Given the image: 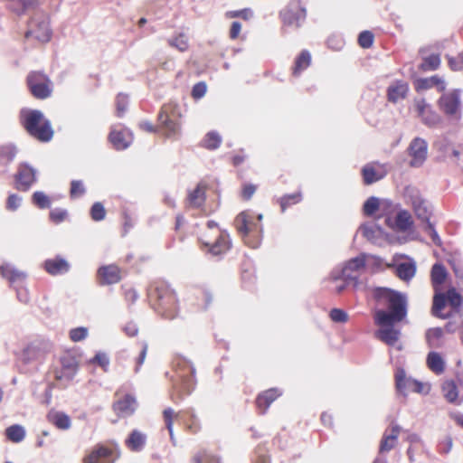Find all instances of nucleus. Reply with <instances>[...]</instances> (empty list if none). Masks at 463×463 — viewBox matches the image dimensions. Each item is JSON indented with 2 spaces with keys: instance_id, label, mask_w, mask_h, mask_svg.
I'll use <instances>...</instances> for the list:
<instances>
[{
  "instance_id": "obj_2",
  "label": "nucleus",
  "mask_w": 463,
  "mask_h": 463,
  "mask_svg": "<svg viewBox=\"0 0 463 463\" xmlns=\"http://www.w3.org/2000/svg\"><path fill=\"white\" fill-rule=\"evenodd\" d=\"M373 296L379 305L387 307V310L379 309L374 312L373 318L377 326H393L406 317L407 301L402 293L387 288H376Z\"/></svg>"
},
{
  "instance_id": "obj_40",
  "label": "nucleus",
  "mask_w": 463,
  "mask_h": 463,
  "mask_svg": "<svg viewBox=\"0 0 463 463\" xmlns=\"http://www.w3.org/2000/svg\"><path fill=\"white\" fill-rule=\"evenodd\" d=\"M302 201L301 192H296L290 194H285L278 199L281 212L284 213L288 207L295 205Z\"/></svg>"
},
{
  "instance_id": "obj_20",
  "label": "nucleus",
  "mask_w": 463,
  "mask_h": 463,
  "mask_svg": "<svg viewBox=\"0 0 463 463\" xmlns=\"http://www.w3.org/2000/svg\"><path fill=\"white\" fill-rule=\"evenodd\" d=\"M365 255L361 254L348 260L342 269V276L345 282L354 280L357 284V279L361 271L365 268Z\"/></svg>"
},
{
  "instance_id": "obj_44",
  "label": "nucleus",
  "mask_w": 463,
  "mask_h": 463,
  "mask_svg": "<svg viewBox=\"0 0 463 463\" xmlns=\"http://www.w3.org/2000/svg\"><path fill=\"white\" fill-rule=\"evenodd\" d=\"M184 413L188 415L185 422V430L193 435L199 433L202 430V425L196 415L190 411H186Z\"/></svg>"
},
{
  "instance_id": "obj_50",
  "label": "nucleus",
  "mask_w": 463,
  "mask_h": 463,
  "mask_svg": "<svg viewBox=\"0 0 463 463\" xmlns=\"http://www.w3.org/2000/svg\"><path fill=\"white\" fill-rule=\"evenodd\" d=\"M395 380H396V387L401 392L405 390L407 388V385H411V384H412L414 386L413 390L415 392H420L421 387H422L421 383H420L418 382L412 383L410 380H407L404 375L397 374Z\"/></svg>"
},
{
  "instance_id": "obj_1",
  "label": "nucleus",
  "mask_w": 463,
  "mask_h": 463,
  "mask_svg": "<svg viewBox=\"0 0 463 463\" xmlns=\"http://www.w3.org/2000/svg\"><path fill=\"white\" fill-rule=\"evenodd\" d=\"M448 271L444 265L435 263L430 270V281L434 291L430 313L434 317L448 319L459 313L463 297L456 288L450 287L445 292L441 291V286L446 281Z\"/></svg>"
},
{
  "instance_id": "obj_14",
  "label": "nucleus",
  "mask_w": 463,
  "mask_h": 463,
  "mask_svg": "<svg viewBox=\"0 0 463 463\" xmlns=\"http://www.w3.org/2000/svg\"><path fill=\"white\" fill-rule=\"evenodd\" d=\"M460 90L443 93L438 100L439 109L448 117L458 120L461 116Z\"/></svg>"
},
{
  "instance_id": "obj_13",
  "label": "nucleus",
  "mask_w": 463,
  "mask_h": 463,
  "mask_svg": "<svg viewBox=\"0 0 463 463\" xmlns=\"http://www.w3.org/2000/svg\"><path fill=\"white\" fill-rule=\"evenodd\" d=\"M51 30L48 19L41 14H36L28 23L25 33L26 39H33L40 43H47L51 39Z\"/></svg>"
},
{
  "instance_id": "obj_5",
  "label": "nucleus",
  "mask_w": 463,
  "mask_h": 463,
  "mask_svg": "<svg viewBox=\"0 0 463 463\" xmlns=\"http://www.w3.org/2000/svg\"><path fill=\"white\" fill-rule=\"evenodd\" d=\"M199 241L202 250L213 256L225 254L232 248L229 233L222 230L213 221L207 222L200 232Z\"/></svg>"
},
{
  "instance_id": "obj_19",
  "label": "nucleus",
  "mask_w": 463,
  "mask_h": 463,
  "mask_svg": "<svg viewBox=\"0 0 463 463\" xmlns=\"http://www.w3.org/2000/svg\"><path fill=\"white\" fill-rule=\"evenodd\" d=\"M123 270L117 264H108L97 270V281L100 286L117 284L122 279Z\"/></svg>"
},
{
  "instance_id": "obj_3",
  "label": "nucleus",
  "mask_w": 463,
  "mask_h": 463,
  "mask_svg": "<svg viewBox=\"0 0 463 463\" xmlns=\"http://www.w3.org/2000/svg\"><path fill=\"white\" fill-rule=\"evenodd\" d=\"M19 122L30 137L41 143L50 142L54 136L51 121L41 110L21 109Z\"/></svg>"
},
{
  "instance_id": "obj_58",
  "label": "nucleus",
  "mask_w": 463,
  "mask_h": 463,
  "mask_svg": "<svg viewBox=\"0 0 463 463\" xmlns=\"http://www.w3.org/2000/svg\"><path fill=\"white\" fill-rule=\"evenodd\" d=\"M70 339L72 342H80L85 339L88 335V329L86 327H76L70 331Z\"/></svg>"
},
{
  "instance_id": "obj_16",
  "label": "nucleus",
  "mask_w": 463,
  "mask_h": 463,
  "mask_svg": "<svg viewBox=\"0 0 463 463\" xmlns=\"http://www.w3.org/2000/svg\"><path fill=\"white\" fill-rule=\"evenodd\" d=\"M14 179V188L22 192H26L37 180L36 171L27 163H20L17 165Z\"/></svg>"
},
{
  "instance_id": "obj_9",
  "label": "nucleus",
  "mask_w": 463,
  "mask_h": 463,
  "mask_svg": "<svg viewBox=\"0 0 463 463\" xmlns=\"http://www.w3.org/2000/svg\"><path fill=\"white\" fill-rule=\"evenodd\" d=\"M60 366L53 369L54 380L62 387H66L76 375L80 363L77 356L71 352H64L60 359Z\"/></svg>"
},
{
  "instance_id": "obj_59",
  "label": "nucleus",
  "mask_w": 463,
  "mask_h": 463,
  "mask_svg": "<svg viewBox=\"0 0 463 463\" xmlns=\"http://www.w3.org/2000/svg\"><path fill=\"white\" fill-rule=\"evenodd\" d=\"M257 190V185L253 184L245 183L241 186V197L244 201L251 199Z\"/></svg>"
},
{
  "instance_id": "obj_57",
  "label": "nucleus",
  "mask_w": 463,
  "mask_h": 463,
  "mask_svg": "<svg viewBox=\"0 0 463 463\" xmlns=\"http://www.w3.org/2000/svg\"><path fill=\"white\" fill-rule=\"evenodd\" d=\"M128 108V98L125 95L118 94L116 99V111L118 118L123 117Z\"/></svg>"
},
{
  "instance_id": "obj_8",
  "label": "nucleus",
  "mask_w": 463,
  "mask_h": 463,
  "mask_svg": "<svg viewBox=\"0 0 463 463\" xmlns=\"http://www.w3.org/2000/svg\"><path fill=\"white\" fill-rule=\"evenodd\" d=\"M181 113L177 104L169 102L162 106L158 114L159 128L168 137H175L180 133Z\"/></svg>"
},
{
  "instance_id": "obj_62",
  "label": "nucleus",
  "mask_w": 463,
  "mask_h": 463,
  "mask_svg": "<svg viewBox=\"0 0 463 463\" xmlns=\"http://www.w3.org/2000/svg\"><path fill=\"white\" fill-rule=\"evenodd\" d=\"M92 364H96L100 366L105 372L108 370L109 365V359L108 355L104 353H98L95 356L90 360Z\"/></svg>"
},
{
  "instance_id": "obj_18",
  "label": "nucleus",
  "mask_w": 463,
  "mask_h": 463,
  "mask_svg": "<svg viewBox=\"0 0 463 463\" xmlns=\"http://www.w3.org/2000/svg\"><path fill=\"white\" fill-rule=\"evenodd\" d=\"M407 153L411 157L410 166H421L428 156V144L426 140L420 137L413 138L407 148Z\"/></svg>"
},
{
  "instance_id": "obj_29",
  "label": "nucleus",
  "mask_w": 463,
  "mask_h": 463,
  "mask_svg": "<svg viewBox=\"0 0 463 463\" xmlns=\"http://www.w3.org/2000/svg\"><path fill=\"white\" fill-rule=\"evenodd\" d=\"M400 432L401 427L397 424H392L390 428H388L381 440L380 451L387 452L392 449L396 445Z\"/></svg>"
},
{
  "instance_id": "obj_22",
  "label": "nucleus",
  "mask_w": 463,
  "mask_h": 463,
  "mask_svg": "<svg viewBox=\"0 0 463 463\" xmlns=\"http://www.w3.org/2000/svg\"><path fill=\"white\" fill-rule=\"evenodd\" d=\"M18 152L19 149L14 143L0 145V174L8 172V167L15 159Z\"/></svg>"
},
{
  "instance_id": "obj_41",
  "label": "nucleus",
  "mask_w": 463,
  "mask_h": 463,
  "mask_svg": "<svg viewBox=\"0 0 463 463\" xmlns=\"http://www.w3.org/2000/svg\"><path fill=\"white\" fill-rule=\"evenodd\" d=\"M412 225L411 214L407 211H401L395 217V226L400 232L408 231Z\"/></svg>"
},
{
  "instance_id": "obj_46",
  "label": "nucleus",
  "mask_w": 463,
  "mask_h": 463,
  "mask_svg": "<svg viewBox=\"0 0 463 463\" xmlns=\"http://www.w3.org/2000/svg\"><path fill=\"white\" fill-rule=\"evenodd\" d=\"M167 42L171 47L176 48L180 52H185L189 48L188 38L183 33L169 39Z\"/></svg>"
},
{
  "instance_id": "obj_51",
  "label": "nucleus",
  "mask_w": 463,
  "mask_h": 463,
  "mask_svg": "<svg viewBox=\"0 0 463 463\" xmlns=\"http://www.w3.org/2000/svg\"><path fill=\"white\" fill-rule=\"evenodd\" d=\"M439 64H440L439 56L438 54H431V55L424 58L420 68L423 71H434L439 68Z\"/></svg>"
},
{
  "instance_id": "obj_34",
  "label": "nucleus",
  "mask_w": 463,
  "mask_h": 463,
  "mask_svg": "<svg viewBox=\"0 0 463 463\" xmlns=\"http://www.w3.org/2000/svg\"><path fill=\"white\" fill-rule=\"evenodd\" d=\"M0 272L1 275L12 284L24 281L26 278L24 272L15 269L10 264L2 265L0 267Z\"/></svg>"
},
{
  "instance_id": "obj_10",
  "label": "nucleus",
  "mask_w": 463,
  "mask_h": 463,
  "mask_svg": "<svg viewBox=\"0 0 463 463\" xmlns=\"http://www.w3.org/2000/svg\"><path fill=\"white\" fill-rule=\"evenodd\" d=\"M307 10L299 0H292L279 12L283 28H299L305 22Z\"/></svg>"
},
{
  "instance_id": "obj_43",
  "label": "nucleus",
  "mask_w": 463,
  "mask_h": 463,
  "mask_svg": "<svg viewBox=\"0 0 463 463\" xmlns=\"http://www.w3.org/2000/svg\"><path fill=\"white\" fill-rule=\"evenodd\" d=\"M163 420L169 432L170 439L174 441V420L178 418L179 413L175 412L172 408H166L163 411Z\"/></svg>"
},
{
  "instance_id": "obj_63",
  "label": "nucleus",
  "mask_w": 463,
  "mask_h": 463,
  "mask_svg": "<svg viewBox=\"0 0 463 463\" xmlns=\"http://www.w3.org/2000/svg\"><path fill=\"white\" fill-rule=\"evenodd\" d=\"M207 90L206 84L203 81L194 85L192 90V97L195 99L203 98Z\"/></svg>"
},
{
  "instance_id": "obj_52",
  "label": "nucleus",
  "mask_w": 463,
  "mask_h": 463,
  "mask_svg": "<svg viewBox=\"0 0 463 463\" xmlns=\"http://www.w3.org/2000/svg\"><path fill=\"white\" fill-rule=\"evenodd\" d=\"M253 15V13L251 9L250 8H244L241 10H233V11H228L225 13V17L232 19V18H241L245 21L250 20Z\"/></svg>"
},
{
  "instance_id": "obj_23",
  "label": "nucleus",
  "mask_w": 463,
  "mask_h": 463,
  "mask_svg": "<svg viewBox=\"0 0 463 463\" xmlns=\"http://www.w3.org/2000/svg\"><path fill=\"white\" fill-rule=\"evenodd\" d=\"M208 184L202 181L197 184L196 187L188 192L186 198V205L189 208H201L206 200V191Z\"/></svg>"
},
{
  "instance_id": "obj_4",
  "label": "nucleus",
  "mask_w": 463,
  "mask_h": 463,
  "mask_svg": "<svg viewBox=\"0 0 463 463\" xmlns=\"http://www.w3.org/2000/svg\"><path fill=\"white\" fill-rule=\"evenodd\" d=\"M173 369L172 381L175 392L171 394V399L176 402L194 391L196 383L195 371L188 360L179 356L173 360Z\"/></svg>"
},
{
  "instance_id": "obj_32",
  "label": "nucleus",
  "mask_w": 463,
  "mask_h": 463,
  "mask_svg": "<svg viewBox=\"0 0 463 463\" xmlns=\"http://www.w3.org/2000/svg\"><path fill=\"white\" fill-rule=\"evenodd\" d=\"M376 337L388 345H394L400 336V331L393 326H383L375 333Z\"/></svg>"
},
{
  "instance_id": "obj_37",
  "label": "nucleus",
  "mask_w": 463,
  "mask_h": 463,
  "mask_svg": "<svg viewBox=\"0 0 463 463\" xmlns=\"http://www.w3.org/2000/svg\"><path fill=\"white\" fill-rule=\"evenodd\" d=\"M5 436L8 440L14 443H19L25 438V430L19 424H14L6 428Z\"/></svg>"
},
{
  "instance_id": "obj_49",
  "label": "nucleus",
  "mask_w": 463,
  "mask_h": 463,
  "mask_svg": "<svg viewBox=\"0 0 463 463\" xmlns=\"http://www.w3.org/2000/svg\"><path fill=\"white\" fill-rule=\"evenodd\" d=\"M42 357L43 354L41 349L34 345H29L24 349V359L26 363Z\"/></svg>"
},
{
  "instance_id": "obj_48",
  "label": "nucleus",
  "mask_w": 463,
  "mask_h": 463,
  "mask_svg": "<svg viewBox=\"0 0 463 463\" xmlns=\"http://www.w3.org/2000/svg\"><path fill=\"white\" fill-rule=\"evenodd\" d=\"M32 202L40 209H46L51 206V200L43 192L37 191L32 195Z\"/></svg>"
},
{
  "instance_id": "obj_54",
  "label": "nucleus",
  "mask_w": 463,
  "mask_h": 463,
  "mask_svg": "<svg viewBox=\"0 0 463 463\" xmlns=\"http://www.w3.org/2000/svg\"><path fill=\"white\" fill-rule=\"evenodd\" d=\"M106 210L101 203H95L90 209V217L95 222L104 220Z\"/></svg>"
},
{
  "instance_id": "obj_55",
  "label": "nucleus",
  "mask_w": 463,
  "mask_h": 463,
  "mask_svg": "<svg viewBox=\"0 0 463 463\" xmlns=\"http://www.w3.org/2000/svg\"><path fill=\"white\" fill-rule=\"evenodd\" d=\"M379 209V200L376 197L368 198L364 204V213L371 216Z\"/></svg>"
},
{
  "instance_id": "obj_30",
  "label": "nucleus",
  "mask_w": 463,
  "mask_h": 463,
  "mask_svg": "<svg viewBox=\"0 0 463 463\" xmlns=\"http://www.w3.org/2000/svg\"><path fill=\"white\" fill-rule=\"evenodd\" d=\"M409 91V85L402 80H396L387 89V99L390 102L396 103L406 98Z\"/></svg>"
},
{
  "instance_id": "obj_12",
  "label": "nucleus",
  "mask_w": 463,
  "mask_h": 463,
  "mask_svg": "<svg viewBox=\"0 0 463 463\" xmlns=\"http://www.w3.org/2000/svg\"><path fill=\"white\" fill-rule=\"evenodd\" d=\"M119 457L117 446L98 443L83 457L82 463H115Z\"/></svg>"
},
{
  "instance_id": "obj_27",
  "label": "nucleus",
  "mask_w": 463,
  "mask_h": 463,
  "mask_svg": "<svg viewBox=\"0 0 463 463\" xmlns=\"http://www.w3.org/2000/svg\"><path fill=\"white\" fill-rule=\"evenodd\" d=\"M109 140L116 149L123 150L131 143V133L126 128H113L109 135Z\"/></svg>"
},
{
  "instance_id": "obj_21",
  "label": "nucleus",
  "mask_w": 463,
  "mask_h": 463,
  "mask_svg": "<svg viewBox=\"0 0 463 463\" xmlns=\"http://www.w3.org/2000/svg\"><path fill=\"white\" fill-rule=\"evenodd\" d=\"M137 408V402L133 394L126 393L113 403V411L119 417L132 415Z\"/></svg>"
},
{
  "instance_id": "obj_42",
  "label": "nucleus",
  "mask_w": 463,
  "mask_h": 463,
  "mask_svg": "<svg viewBox=\"0 0 463 463\" xmlns=\"http://www.w3.org/2000/svg\"><path fill=\"white\" fill-rule=\"evenodd\" d=\"M442 392L446 400L450 402H456L458 397L457 384L454 381H446L442 384Z\"/></svg>"
},
{
  "instance_id": "obj_56",
  "label": "nucleus",
  "mask_w": 463,
  "mask_h": 463,
  "mask_svg": "<svg viewBox=\"0 0 463 463\" xmlns=\"http://www.w3.org/2000/svg\"><path fill=\"white\" fill-rule=\"evenodd\" d=\"M425 222V226L423 228L424 232L430 235V237L431 238V241H433V243L435 245L441 246L442 241H441V239L439 236L438 232L435 230L434 224L431 223L430 220L428 222Z\"/></svg>"
},
{
  "instance_id": "obj_31",
  "label": "nucleus",
  "mask_w": 463,
  "mask_h": 463,
  "mask_svg": "<svg viewBox=\"0 0 463 463\" xmlns=\"http://www.w3.org/2000/svg\"><path fill=\"white\" fill-rule=\"evenodd\" d=\"M47 420L59 430H66L71 426V420L70 416L62 411H49L47 414Z\"/></svg>"
},
{
  "instance_id": "obj_24",
  "label": "nucleus",
  "mask_w": 463,
  "mask_h": 463,
  "mask_svg": "<svg viewBox=\"0 0 463 463\" xmlns=\"http://www.w3.org/2000/svg\"><path fill=\"white\" fill-rule=\"evenodd\" d=\"M414 89L417 92L435 88L439 92H444L446 83L439 75H433L428 78H419L413 82Z\"/></svg>"
},
{
  "instance_id": "obj_11",
  "label": "nucleus",
  "mask_w": 463,
  "mask_h": 463,
  "mask_svg": "<svg viewBox=\"0 0 463 463\" xmlns=\"http://www.w3.org/2000/svg\"><path fill=\"white\" fill-rule=\"evenodd\" d=\"M26 84L31 94L37 99H45L52 95V83L41 71H31L26 78Z\"/></svg>"
},
{
  "instance_id": "obj_25",
  "label": "nucleus",
  "mask_w": 463,
  "mask_h": 463,
  "mask_svg": "<svg viewBox=\"0 0 463 463\" xmlns=\"http://www.w3.org/2000/svg\"><path fill=\"white\" fill-rule=\"evenodd\" d=\"M385 175L386 172L383 169V167L374 162L366 164L362 168V176L364 184L366 185L372 184L383 179L385 176Z\"/></svg>"
},
{
  "instance_id": "obj_28",
  "label": "nucleus",
  "mask_w": 463,
  "mask_h": 463,
  "mask_svg": "<svg viewBox=\"0 0 463 463\" xmlns=\"http://www.w3.org/2000/svg\"><path fill=\"white\" fill-rule=\"evenodd\" d=\"M280 395L281 392L277 388H270L260 393L255 401L256 407L259 410L260 413H265L269 409V405L274 401H276Z\"/></svg>"
},
{
  "instance_id": "obj_6",
  "label": "nucleus",
  "mask_w": 463,
  "mask_h": 463,
  "mask_svg": "<svg viewBox=\"0 0 463 463\" xmlns=\"http://www.w3.org/2000/svg\"><path fill=\"white\" fill-rule=\"evenodd\" d=\"M148 298L153 308L162 317L174 319L178 314V300L176 295L168 285L158 282L149 290Z\"/></svg>"
},
{
  "instance_id": "obj_39",
  "label": "nucleus",
  "mask_w": 463,
  "mask_h": 463,
  "mask_svg": "<svg viewBox=\"0 0 463 463\" xmlns=\"http://www.w3.org/2000/svg\"><path fill=\"white\" fill-rule=\"evenodd\" d=\"M416 273V267L413 263L403 262L397 266L396 275L404 281L411 279Z\"/></svg>"
},
{
  "instance_id": "obj_17",
  "label": "nucleus",
  "mask_w": 463,
  "mask_h": 463,
  "mask_svg": "<svg viewBox=\"0 0 463 463\" xmlns=\"http://www.w3.org/2000/svg\"><path fill=\"white\" fill-rule=\"evenodd\" d=\"M413 110L426 126L434 127L440 121L439 114L432 109L431 105L424 98H415L413 99Z\"/></svg>"
},
{
  "instance_id": "obj_7",
  "label": "nucleus",
  "mask_w": 463,
  "mask_h": 463,
  "mask_svg": "<svg viewBox=\"0 0 463 463\" xmlns=\"http://www.w3.org/2000/svg\"><path fill=\"white\" fill-rule=\"evenodd\" d=\"M262 214L255 215L249 211L240 213L233 224L243 241L250 248H257L261 241L263 227Z\"/></svg>"
},
{
  "instance_id": "obj_33",
  "label": "nucleus",
  "mask_w": 463,
  "mask_h": 463,
  "mask_svg": "<svg viewBox=\"0 0 463 463\" xmlns=\"http://www.w3.org/2000/svg\"><path fill=\"white\" fill-rule=\"evenodd\" d=\"M146 441V436L137 430H134L125 440V445L131 451H140L144 449Z\"/></svg>"
},
{
  "instance_id": "obj_60",
  "label": "nucleus",
  "mask_w": 463,
  "mask_h": 463,
  "mask_svg": "<svg viewBox=\"0 0 463 463\" xmlns=\"http://www.w3.org/2000/svg\"><path fill=\"white\" fill-rule=\"evenodd\" d=\"M330 318L336 323H345L348 320V315L340 308H333L329 314Z\"/></svg>"
},
{
  "instance_id": "obj_15",
  "label": "nucleus",
  "mask_w": 463,
  "mask_h": 463,
  "mask_svg": "<svg viewBox=\"0 0 463 463\" xmlns=\"http://www.w3.org/2000/svg\"><path fill=\"white\" fill-rule=\"evenodd\" d=\"M404 196L407 202L411 204L417 218L422 222H428L430 218L431 212L430 211L426 201L421 198L420 192L413 187H406Z\"/></svg>"
},
{
  "instance_id": "obj_47",
  "label": "nucleus",
  "mask_w": 463,
  "mask_h": 463,
  "mask_svg": "<svg viewBox=\"0 0 463 463\" xmlns=\"http://www.w3.org/2000/svg\"><path fill=\"white\" fill-rule=\"evenodd\" d=\"M193 463H220V460L216 456L203 449L193 457Z\"/></svg>"
},
{
  "instance_id": "obj_36",
  "label": "nucleus",
  "mask_w": 463,
  "mask_h": 463,
  "mask_svg": "<svg viewBox=\"0 0 463 463\" xmlns=\"http://www.w3.org/2000/svg\"><path fill=\"white\" fill-rule=\"evenodd\" d=\"M426 363L429 369L436 374H440L445 371L444 360L437 352L429 353Z\"/></svg>"
},
{
  "instance_id": "obj_64",
  "label": "nucleus",
  "mask_w": 463,
  "mask_h": 463,
  "mask_svg": "<svg viewBox=\"0 0 463 463\" xmlns=\"http://www.w3.org/2000/svg\"><path fill=\"white\" fill-rule=\"evenodd\" d=\"M22 198L15 194H12L8 196L6 201V209L9 211H15L20 206Z\"/></svg>"
},
{
  "instance_id": "obj_61",
  "label": "nucleus",
  "mask_w": 463,
  "mask_h": 463,
  "mask_svg": "<svg viewBox=\"0 0 463 463\" xmlns=\"http://www.w3.org/2000/svg\"><path fill=\"white\" fill-rule=\"evenodd\" d=\"M85 193V188L81 181L73 180L71 183V190L70 194L72 198H77L81 196Z\"/></svg>"
},
{
  "instance_id": "obj_38",
  "label": "nucleus",
  "mask_w": 463,
  "mask_h": 463,
  "mask_svg": "<svg viewBox=\"0 0 463 463\" xmlns=\"http://www.w3.org/2000/svg\"><path fill=\"white\" fill-rule=\"evenodd\" d=\"M443 329L441 327H432L426 332V341L430 347H439L441 345Z\"/></svg>"
},
{
  "instance_id": "obj_26",
  "label": "nucleus",
  "mask_w": 463,
  "mask_h": 463,
  "mask_svg": "<svg viewBox=\"0 0 463 463\" xmlns=\"http://www.w3.org/2000/svg\"><path fill=\"white\" fill-rule=\"evenodd\" d=\"M70 267V263L61 256L48 259L43 263L45 271L52 276L65 274L69 271Z\"/></svg>"
},
{
  "instance_id": "obj_35",
  "label": "nucleus",
  "mask_w": 463,
  "mask_h": 463,
  "mask_svg": "<svg viewBox=\"0 0 463 463\" xmlns=\"http://www.w3.org/2000/svg\"><path fill=\"white\" fill-rule=\"evenodd\" d=\"M310 64L311 55L308 51L303 50L295 59L294 66L292 67V74L298 76L303 71L307 69Z\"/></svg>"
},
{
  "instance_id": "obj_53",
  "label": "nucleus",
  "mask_w": 463,
  "mask_h": 463,
  "mask_svg": "<svg viewBox=\"0 0 463 463\" xmlns=\"http://www.w3.org/2000/svg\"><path fill=\"white\" fill-rule=\"evenodd\" d=\"M374 41V35L370 31H363L358 35V44L364 49H368L373 46Z\"/></svg>"
},
{
  "instance_id": "obj_45",
  "label": "nucleus",
  "mask_w": 463,
  "mask_h": 463,
  "mask_svg": "<svg viewBox=\"0 0 463 463\" xmlns=\"http://www.w3.org/2000/svg\"><path fill=\"white\" fill-rule=\"evenodd\" d=\"M222 138L216 132H209L205 135L203 139V146L209 150L216 149L220 146Z\"/></svg>"
}]
</instances>
